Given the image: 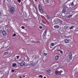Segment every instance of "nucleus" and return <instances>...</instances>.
Here are the masks:
<instances>
[{"label": "nucleus", "mask_w": 78, "mask_h": 78, "mask_svg": "<svg viewBox=\"0 0 78 78\" xmlns=\"http://www.w3.org/2000/svg\"><path fill=\"white\" fill-rule=\"evenodd\" d=\"M38 7L39 10L40 12L41 13H44V11H43L42 9V8H41V5L40 4H39L38 5Z\"/></svg>", "instance_id": "1"}, {"label": "nucleus", "mask_w": 78, "mask_h": 78, "mask_svg": "<svg viewBox=\"0 0 78 78\" xmlns=\"http://www.w3.org/2000/svg\"><path fill=\"white\" fill-rule=\"evenodd\" d=\"M69 54H70L69 55V58H68L67 60L68 61H69L70 59H72V54L70 53Z\"/></svg>", "instance_id": "2"}, {"label": "nucleus", "mask_w": 78, "mask_h": 78, "mask_svg": "<svg viewBox=\"0 0 78 78\" xmlns=\"http://www.w3.org/2000/svg\"><path fill=\"white\" fill-rule=\"evenodd\" d=\"M14 8L13 7H11L10 9L9 12H11V13H14Z\"/></svg>", "instance_id": "3"}, {"label": "nucleus", "mask_w": 78, "mask_h": 78, "mask_svg": "<svg viewBox=\"0 0 78 78\" xmlns=\"http://www.w3.org/2000/svg\"><path fill=\"white\" fill-rule=\"evenodd\" d=\"M37 62H31L30 65H31V66H35L36 64H37Z\"/></svg>", "instance_id": "4"}, {"label": "nucleus", "mask_w": 78, "mask_h": 78, "mask_svg": "<svg viewBox=\"0 0 78 78\" xmlns=\"http://www.w3.org/2000/svg\"><path fill=\"white\" fill-rule=\"evenodd\" d=\"M47 72H48L49 75H52L53 74V72L50 69H48L47 70Z\"/></svg>", "instance_id": "5"}, {"label": "nucleus", "mask_w": 78, "mask_h": 78, "mask_svg": "<svg viewBox=\"0 0 78 78\" xmlns=\"http://www.w3.org/2000/svg\"><path fill=\"white\" fill-rule=\"evenodd\" d=\"M61 22V20L58 18H56L54 20V22H55V23H56V22Z\"/></svg>", "instance_id": "6"}, {"label": "nucleus", "mask_w": 78, "mask_h": 78, "mask_svg": "<svg viewBox=\"0 0 78 78\" xmlns=\"http://www.w3.org/2000/svg\"><path fill=\"white\" fill-rule=\"evenodd\" d=\"M25 65V63L24 62H21L20 63V66L21 67H23V66H24Z\"/></svg>", "instance_id": "7"}, {"label": "nucleus", "mask_w": 78, "mask_h": 78, "mask_svg": "<svg viewBox=\"0 0 78 78\" xmlns=\"http://www.w3.org/2000/svg\"><path fill=\"white\" fill-rule=\"evenodd\" d=\"M48 30V29H46L45 30V32H44V33H43V36H45L47 35V32Z\"/></svg>", "instance_id": "8"}, {"label": "nucleus", "mask_w": 78, "mask_h": 78, "mask_svg": "<svg viewBox=\"0 0 78 78\" xmlns=\"http://www.w3.org/2000/svg\"><path fill=\"white\" fill-rule=\"evenodd\" d=\"M2 34L3 36H6V35L7 34L5 30H3L2 32Z\"/></svg>", "instance_id": "9"}, {"label": "nucleus", "mask_w": 78, "mask_h": 78, "mask_svg": "<svg viewBox=\"0 0 78 78\" xmlns=\"http://www.w3.org/2000/svg\"><path fill=\"white\" fill-rule=\"evenodd\" d=\"M44 3L45 4H47L49 3V0H44Z\"/></svg>", "instance_id": "10"}, {"label": "nucleus", "mask_w": 78, "mask_h": 78, "mask_svg": "<svg viewBox=\"0 0 78 78\" xmlns=\"http://www.w3.org/2000/svg\"><path fill=\"white\" fill-rule=\"evenodd\" d=\"M70 41V40L69 39L67 40V39H66L64 41L65 43H69V41Z\"/></svg>", "instance_id": "11"}, {"label": "nucleus", "mask_w": 78, "mask_h": 78, "mask_svg": "<svg viewBox=\"0 0 78 78\" xmlns=\"http://www.w3.org/2000/svg\"><path fill=\"white\" fill-rule=\"evenodd\" d=\"M55 28L58 29L59 28V26L58 25H55L54 26Z\"/></svg>", "instance_id": "12"}, {"label": "nucleus", "mask_w": 78, "mask_h": 78, "mask_svg": "<svg viewBox=\"0 0 78 78\" xmlns=\"http://www.w3.org/2000/svg\"><path fill=\"white\" fill-rule=\"evenodd\" d=\"M55 59L56 60H58V59H59V56L57 55L55 56Z\"/></svg>", "instance_id": "13"}, {"label": "nucleus", "mask_w": 78, "mask_h": 78, "mask_svg": "<svg viewBox=\"0 0 78 78\" xmlns=\"http://www.w3.org/2000/svg\"><path fill=\"white\" fill-rule=\"evenodd\" d=\"M34 42V43H38V44H41V41H33V42Z\"/></svg>", "instance_id": "14"}, {"label": "nucleus", "mask_w": 78, "mask_h": 78, "mask_svg": "<svg viewBox=\"0 0 78 78\" xmlns=\"http://www.w3.org/2000/svg\"><path fill=\"white\" fill-rule=\"evenodd\" d=\"M2 48H5V47H4V46H3L2 45H0V50L2 49Z\"/></svg>", "instance_id": "15"}, {"label": "nucleus", "mask_w": 78, "mask_h": 78, "mask_svg": "<svg viewBox=\"0 0 78 78\" xmlns=\"http://www.w3.org/2000/svg\"><path fill=\"white\" fill-rule=\"evenodd\" d=\"M77 31H78V27L77 28H76L74 31L75 33H76Z\"/></svg>", "instance_id": "16"}, {"label": "nucleus", "mask_w": 78, "mask_h": 78, "mask_svg": "<svg viewBox=\"0 0 78 78\" xmlns=\"http://www.w3.org/2000/svg\"><path fill=\"white\" fill-rule=\"evenodd\" d=\"M66 9H63L62 11V13H65V12H66Z\"/></svg>", "instance_id": "17"}, {"label": "nucleus", "mask_w": 78, "mask_h": 78, "mask_svg": "<svg viewBox=\"0 0 78 78\" xmlns=\"http://www.w3.org/2000/svg\"><path fill=\"white\" fill-rule=\"evenodd\" d=\"M8 53H9V52H8V51H7V52H4V55H7V54H8Z\"/></svg>", "instance_id": "18"}, {"label": "nucleus", "mask_w": 78, "mask_h": 78, "mask_svg": "<svg viewBox=\"0 0 78 78\" xmlns=\"http://www.w3.org/2000/svg\"><path fill=\"white\" fill-rule=\"evenodd\" d=\"M10 44H11V43L9 41H8L7 43V44L8 45H10Z\"/></svg>", "instance_id": "19"}, {"label": "nucleus", "mask_w": 78, "mask_h": 78, "mask_svg": "<svg viewBox=\"0 0 78 78\" xmlns=\"http://www.w3.org/2000/svg\"><path fill=\"white\" fill-rule=\"evenodd\" d=\"M2 76H3V73H0V78L2 77Z\"/></svg>", "instance_id": "20"}, {"label": "nucleus", "mask_w": 78, "mask_h": 78, "mask_svg": "<svg viewBox=\"0 0 78 78\" xmlns=\"http://www.w3.org/2000/svg\"><path fill=\"white\" fill-rule=\"evenodd\" d=\"M60 51L61 53H62H62H63V52L61 50H57V51Z\"/></svg>", "instance_id": "21"}, {"label": "nucleus", "mask_w": 78, "mask_h": 78, "mask_svg": "<svg viewBox=\"0 0 78 78\" xmlns=\"http://www.w3.org/2000/svg\"><path fill=\"white\" fill-rule=\"evenodd\" d=\"M47 17L48 19H50V17L48 15L47 16Z\"/></svg>", "instance_id": "22"}, {"label": "nucleus", "mask_w": 78, "mask_h": 78, "mask_svg": "<svg viewBox=\"0 0 78 78\" xmlns=\"http://www.w3.org/2000/svg\"><path fill=\"white\" fill-rule=\"evenodd\" d=\"M2 33L1 31H0V37H2Z\"/></svg>", "instance_id": "23"}, {"label": "nucleus", "mask_w": 78, "mask_h": 78, "mask_svg": "<svg viewBox=\"0 0 78 78\" xmlns=\"http://www.w3.org/2000/svg\"><path fill=\"white\" fill-rule=\"evenodd\" d=\"M16 66V64L14 63L12 65V67H15V66Z\"/></svg>", "instance_id": "24"}, {"label": "nucleus", "mask_w": 78, "mask_h": 78, "mask_svg": "<svg viewBox=\"0 0 78 78\" xmlns=\"http://www.w3.org/2000/svg\"><path fill=\"white\" fill-rule=\"evenodd\" d=\"M73 27H73V26H71L70 28V30H72V29H73Z\"/></svg>", "instance_id": "25"}, {"label": "nucleus", "mask_w": 78, "mask_h": 78, "mask_svg": "<svg viewBox=\"0 0 78 78\" xmlns=\"http://www.w3.org/2000/svg\"><path fill=\"white\" fill-rule=\"evenodd\" d=\"M54 45H55V44H54L53 43H51V46H54Z\"/></svg>", "instance_id": "26"}, {"label": "nucleus", "mask_w": 78, "mask_h": 78, "mask_svg": "<svg viewBox=\"0 0 78 78\" xmlns=\"http://www.w3.org/2000/svg\"><path fill=\"white\" fill-rule=\"evenodd\" d=\"M55 73L57 75L58 74V71H56L55 72Z\"/></svg>", "instance_id": "27"}, {"label": "nucleus", "mask_w": 78, "mask_h": 78, "mask_svg": "<svg viewBox=\"0 0 78 78\" xmlns=\"http://www.w3.org/2000/svg\"><path fill=\"white\" fill-rule=\"evenodd\" d=\"M71 6H74V4H73V2L71 4Z\"/></svg>", "instance_id": "28"}, {"label": "nucleus", "mask_w": 78, "mask_h": 78, "mask_svg": "<svg viewBox=\"0 0 78 78\" xmlns=\"http://www.w3.org/2000/svg\"><path fill=\"white\" fill-rule=\"evenodd\" d=\"M42 22L43 23H44V24H45V21L44 20H42Z\"/></svg>", "instance_id": "29"}, {"label": "nucleus", "mask_w": 78, "mask_h": 78, "mask_svg": "<svg viewBox=\"0 0 78 78\" xmlns=\"http://www.w3.org/2000/svg\"><path fill=\"white\" fill-rule=\"evenodd\" d=\"M61 73L60 72H58V75H61Z\"/></svg>", "instance_id": "30"}, {"label": "nucleus", "mask_w": 78, "mask_h": 78, "mask_svg": "<svg viewBox=\"0 0 78 78\" xmlns=\"http://www.w3.org/2000/svg\"><path fill=\"white\" fill-rule=\"evenodd\" d=\"M16 34H15L13 35H12V36L13 37L16 36Z\"/></svg>", "instance_id": "31"}, {"label": "nucleus", "mask_w": 78, "mask_h": 78, "mask_svg": "<svg viewBox=\"0 0 78 78\" xmlns=\"http://www.w3.org/2000/svg\"><path fill=\"white\" fill-rule=\"evenodd\" d=\"M21 28H22V29H25V27L23 26H22Z\"/></svg>", "instance_id": "32"}, {"label": "nucleus", "mask_w": 78, "mask_h": 78, "mask_svg": "<svg viewBox=\"0 0 78 78\" xmlns=\"http://www.w3.org/2000/svg\"><path fill=\"white\" fill-rule=\"evenodd\" d=\"M71 16H72L69 15V16H68V18H70V17H71Z\"/></svg>", "instance_id": "33"}, {"label": "nucleus", "mask_w": 78, "mask_h": 78, "mask_svg": "<svg viewBox=\"0 0 78 78\" xmlns=\"http://www.w3.org/2000/svg\"><path fill=\"white\" fill-rule=\"evenodd\" d=\"M16 58H17V59H19V56H17Z\"/></svg>", "instance_id": "34"}, {"label": "nucleus", "mask_w": 78, "mask_h": 78, "mask_svg": "<svg viewBox=\"0 0 78 78\" xmlns=\"http://www.w3.org/2000/svg\"><path fill=\"white\" fill-rule=\"evenodd\" d=\"M39 28H40L41 29H42V26H40L39 27Z\"/></svg>", "instance_id": "35"}, {"label": "nucleus", "mask_w": 78, "mask_h": 78, "mask_svg": "<svg viewBox=\"0 0 78 78\" xmlns=\"http://www.w3.org/2000/svg\"><path fill=\"white\" fill-rule=\"evenodd\" d=\"M44 55H45V56H46V55H47V54L44 53Z\"/></svg>", "instance_id": "36"}, {"label": "nucleus", "mask_w": 78, "mask_h": 78, "mask_svg": "<svg viewBox=\"0 0 78 78\" xmlns=\"http://www.w3.org/2000/svg\"><path fill=\"white\" fill-rule=\"evenodd\" d=\"M11 71L12 72H14V70L13 69H12Z\"/></svg>", "instance_id": "37"}, {"label": "nucleus", "mask_w": 78, "mask_h": 78, "mask_svg": "<svg viewBox=\"0 0 78 78\" xmlns=\"http://www.w3.org/2000/svg\"><path fill=\"white\" fill-rule=\"evenodd\" d=\"M39 77H42V75H40L39 76Z\"/></svg>", "instance_id": "38"}, {"label": "nucleus", "mask_w": 78, "mask_h": 78, "mask_svg": "<svg viewBox=\"0 0 78 78\" xmlns=\"http://www.w3.org/2000/svg\"><path fill=\"white\" fill-rule=\"evenodd\" d=\"M34 12H35V9H34Z\"/></svg>", "instance_id": "39"}, {"label": "nucleus", "mask_w": 78, "mask_h": 78, "mask_svg": "<svg viewBox=\"0 0 78 78\" xmlns=\"http://www.w3.org/2000/svg\"><path fill=\"white\" fill-rule=\"evenodd\" d=\"M21 0H18V2H21Z\"/></svg>", "instance_id": "40"}, {"label": "nucleus", "mask_w": 78, "mask_h": 78, "mask_svg": "<svg viewBox=\"0 0 78 78\" xmlns=\"http://www.w3.org/2000/svg\"><path fill=\"white\" fill-rule=\"evenodd\" d=\"M13 6H14L15 7H16V5H13Z\"/></svg>", "instance_id": "41"}, {"label": "nucleus", "mask_w": 78, "mask_h": 78, "mask_svg": "<svg viewBox=\"0 0 78 78\" xmlns=\"http://www.w3.org/2000/svg\"><path fill=\"white\" fill-rule=\"evenodd\" d=\"M19 77H20V78H22V77H21L20 76Z\"/></svg>", "instance_id": "42"}, {"label": "nucleus", "mask_w": 78, "mask_h": 78, "mask_svg": "<svg viewBox=\"0 0 78 78\" xmlns=\"http://www.w3.org/2000/svg\"><path fill=\"white\" fill-rule=\"evenodd\" d=\"M0 15H1V12H0Z\"/></svg>", "instance_id": "43"}, {"label": "nucleus", "mask_w": 78, "mask_h": 78, "mask_svg": "<svg viewBox=\"0 0 78 78\" xmlns=\"http://www.w3.org/2000/svg\"><path fill=\"white\" fill-rule=\"evenodd\" d=\"M5 16H7V15H5Z\"/></svg>", "instance_id": "44"}, {"label": "nucleus", "mask_w": 78, "mask_h": 78, "mask_svg": "<svg viewBox=\"0 0 78 78\" xmlns=\"http://www.w3.org/2000/svg\"><path fill=\"white\" fill-rule=\"evenodd\" d=\"M70 5H69V6H70Z\"/></svg>", "instance_id": "45"}, {"label": "nucleus", "mask_w": 78, "mask_h": 78, "mask_svg": "<svg viewBox=\"0 0 78 78\" xmlns=\"http://www.w3.org/2000/svg\"><path fill=\"white\" fill-rule=\"evenodd\" d=\"M44 78H46V77H44Z\"/></svg>", "instance_id": "46"}, {"label": "nucleus", "mask_w": 78, "mask_h": 78, "mask_svg": "<svg viewBox=\"0 0 78 78\" xmlns=\"http://www.w3.org/2000/svg\"><path fill=\"white\" fill-rule=\"evenodd\" d=\"M35 9L36 10V8H35Z\"/></svg>", "instance_id": "47"}, {"label": "nucleus", "mask_w": 78, "mask_h": 78, "mask_svg": "<svg viewBox=\"0 0 78 78\" xmlns=\"http://www.w3.org/2000/svg\"><path fill=\"white\" fill-rule=\"evenodd\" d=\"M56 44V43H55V44Z\"/></svg>", "instance_id": "48"}, {"label": "nucleus", "mask_w": 78, "mask_h": 78, "mask_svg": "<svg viewBox=\"0 0 78 78\" xmlns=\"http://www.w3.org/2000/svg\"><path fill=\"white\" fill-rule=\"evenodd\" d=\"M27 44V45H30L29 44Z\"/></svg>", "instance_id": "49"}, {"label": "nucleus", "mask_w": 78, "mask_h": 78, "mask_svg": "<svg viewBox=\"0 0 78 78\" xmlns=\"http://www.w3.org/2000/svg\"><path fill=\"white\" fill-rule=\"evenodd\" d=\"M68 5H69V4H68Z\"/></svg>", "instance_id": "50"}]
</instances>
